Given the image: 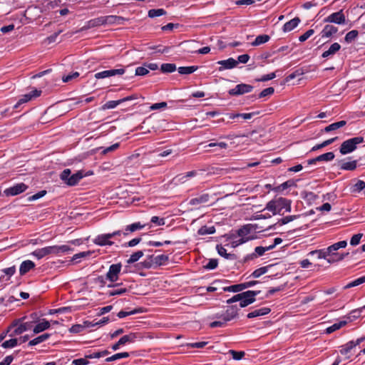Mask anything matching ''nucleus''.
Instances as JSON below:
<instances>
[{
    "label": "nucleus",
    "instance_id": "f257e3e1",
    "mask_svg": "<svg viewBox=\"0 0 365 365\" xmlns=\"http://www.w3.org/2000/svg\"><path fill=\"white\" fill-rule=\"evenodd\" d=\"M73 250V249L68 245H53L37 249L32 252V255L40 259L47 255H61L64 253H68Z\"/></svg>",
    "mask_w": 365,
    "mask_h": 365
},
{
    "label": "nucleus",
    "instance_id": "f03ea898",
    "mask_svg": "<svg viewBox=\"0 0 365 365\" xmlns=\"http://www.w3.org/2000/svg\"><path fill=\"white\" fill-rule=\"evenodd\" d=\"M291 209V200L282 197L269 201L264 208V210L272 212L273 215L280 214L283 210L289 212Z\"/></svg>",
    "mask_w": 365,
    "mask_h": 365
},
{
    "label": "nucleus",
    "instance_id": "7ed1b4c3",
    "mask_svg": "<svg viewBox=\"0 0 365 365\" xmlns=\"http://www.w3.org/2000/svg\"><path fill=\"white\" fill-rule=\"evenodd\" d=\"M346 246L347 242L346 240L339 241L329 246L327 248V252L329 253V257L327 259V262L330 264L342 261L345 257H346L349 255V252H338L339 249L345 248Z\"/></svg>",
    "mask_w": 365,
    "mask_h": 365
},
{
    "label": "nucleus",
    "instance_id": "20e7f679",
    "mask_svg": "<svg viewBox=\"0 0 365 365\" xmlns=\"http://www.w3.org/2000/svg\"><path fill=\"white\" fill-rule=\"evenodd\" d=\"M91 174H92V173L85 175L82 170H79L71 175V170L69 169H65L61 174V179L68 185L73 186L78 184L84 176L90 175Z\"/></svg>",
    "mask_w": 365,
    "mask_h": 365
},
{
    "label": "nucleus",
    "instance_id": "39448f33",
    "mask_svg": "<svg viewBox=\"0 0 365 365\" xmlns=\"http://www.w3.org/2000/svg\"><path fill=\"white\" fill-rule=\"evenodd\" d=\"M364 142V138L361 136L354 137L344 141L340 148L339 152L341 155H346L354 151L357 145Z\"/></svg>",
    "mask_w": 365,
    "mask_h": 365
},
{
    "label": "nucleus",
    "instance_id": "423d86ee",
    "mask_svg": "<svg viewBox=\"0 0 365 365\" xmlns=\"http://www.w3.org/2000/svg\"><path fill=\"white\" fill-rule=\"evenodd\" d=\"M256 229L257 225L252 224H247L237 230V235L247 242L256 238Z\"/></svg>",
    "mask_w": 365,
    "mask_h": 365
},
{
    "label": "nucleus",
    "instance_id": "0eeeda50",
    "mask_svg": "<svg viewBox=\"0 0 365 365\" xmlns=\"http://www.w3.org/2000/svg\"><path fill=\"white\" fill-rule=\"evenodd\" d=\"M324 23H334L339 25H344L346 24V17L343 10L332 13L324 19Z\"/></svg>",
    "mask_w": 365,
    "mask_h": 365
},
{
    "label": "nucleus",
    "instance_id": "6e6552de",
    "mask_svg": "<svg viewBox=\"0 0 365 365\" xmlns=\"http://www.w3.org/2000/svg\"><path fill=\"white\" fill-rule=\"evenodd\" d=\"M259 291H246L242 292V299L240 303V307H245L255 301V297L259 294Z\"/></svg>",
    "mask_w": 365,
    "mask_h": 365
},
{
    "label": "nucleus",
    "instance_id": "1a4fd4ad",
    "mask_svg": "<svg viewBox=\"0 0 365 365\" xmlns=\"http://www.w3.org/2000/svg\"><path fill=\"white\" fill-rule=\"evenodd\" d=\"M253 88V86L250 84L240 83L237 84L235 88L230 89L228 91V93L230 96H237L250 93L252 91Z\"/></svg>",
    "mask_w": 365,
    "mask_h": 365
},
{
    "label": "nucleus",
    "instance_id": "9d476101",
    "mask_svg": "<svg viewBox=\"0 0 365 365\" xmlns=\"http://www.w3.org/2000/svg\"><path fill=\"white\" fill-rule=\"evenodd\" d=\"M121 267L122 265L120 263L111 264L106 273V279L112 283L115 282L118 279V275L121 271Z\"/></svg>",
    "mask_w": 365,
    "mask_h": 365
},
{
    "label": "nucleus",
    "instance_id": "9b49d317",
    "mask_svg": "<svg viewBox=\"0 0 365 365\" xmlns=\"http://www.w3.org/2000/svg\"><path fill=\"white\" fill-rule=\"evenodd\" d=\"M28 187V185L24 182L17 183L12 187L5 189L4 194L7 197L15 196L25 192Z\"/></svg>",
    "mask_w": 365,
    "mask_h": 365
},
{
    "label": "nucleus",
    "instance_id": "f8f14e48",
    "mask_svg": "<svg viewBox=\"0 0 365 365\" xmlns=\"http://www.w3.org/2000/svg\"><path fill=\"white\" fill-rule=\"evenodd\" d=\"M124 73H125L124 68L106 70V71H103L96 73L95 74V78L96 79H101V78H109V77L114 76L116 75H123Z\"/></svg>",
    "mask_w": 365,
    "mask_h": 365
},
{
    "label": "nucleus",
    "instance_id": "ddd939ff",
    "mask_svg": "<svg viewBox=\"0 0 365 365\" xmlns=\"http://www.w3.org/2000/svg\"><path fill=\"white\" fill-rule=\"evenodd\" d=\"M111 236L110 233L101 234L97 235L93 240V242L98 246H111L113 245V242L111 241Z\"/></svg>",
    "mask_w": 365,
    "mask_h": 365
},
{
    "label": "nucleus",
    "instance_id": "4468645a",
    "mask_svg": "<svg viewBox=\"0 0 365 365\" xmlns=\"http://www.w3.org/2000/svg\"><path fill=\"white\" fill-rule=\"evenodd\" d=\"M272 250V247H269L268 246H258V247H256L255 249V252L250 254V255H247L245 257V261H249V260H252L254 259H256L259 257H261L262 255H264V254L265 253V252L267 251H269Z\"/></svg>",
    "mask_w": 365,
    "mask_h": 365
},
{
    "label": "nucleus",
    "instance_id": "2eb2a0df",
    "mask_svg": "<svg viewBox=\"0 0 365 365\" xmlns=\"http://www.w3.org/2000/svg\"><path fill=\"white\" fill-rule=\"evenodd\" d=\"M217 64L220 65V66L218 68L219 71H222L225 69H232L236 67L238 64V61H237L233 58H229L226 60H222L219 61L217 63Z\"/></svg>",
    "mask_w": 365,
    "mask_h": 365
},
{
    "label": "nucleus",
    "instance_id": "dca6fc26",
    "mask_svg": "<svg viewBox=\"0 0 365 365\" xmlns=\"http://www.w3.org/2000/svg\"><path fill=\"white\" fill-rule=\"evenodd\" d=\"M238 314V309L236 306L230 307L226 311L222 312V319L227 323L235 319Z\"/></svg>",
    "mask_w": 365,
    "mask_h": 365
},
{
    "label": "nucleus",
    "instance_id": "f3484780",
    "mask_svg": "<svg viewBox=\"0 0 365 365\" xmlns=\"http://www.w3.org/2000/svg\"><path fill=\"white\" fill-rule=\"evenodd\" d=\"M337 31V27L331 24H327L321 31L320 36L322 38H328L336 34Z\"/></svg>",
    "mask_w": 365,
    "mask_h": 365
},
{
    "label": "nucleus",
    "instance_id": "a211bd4d",
    "mask_svg": "<svg viewBox=\"0 0 365 365\" xmlns=\"http://www.w3.org/2000/svg\"><path fill=\"white\" fill-rule=\"evenodd\" d=\"M41 94V91L38 89H34L31 92L23 95L20 98V103H25L30 101H31L33 98H37L40 96Z\"/></svg>",
    "mask_w": 365,
    "mask_h": 365
},
{
    "label": "nucleus",
    "instance_id": "6ab92c4d",
    "mask_svg": "<svg viewBox=\"0 0 365 365\" xmlns=\"http://www.w3.org/2000/svg\"><path fill=\"white\" fill-rule=\"evenodd\" d=\"M339 163L341 170L353 171L356 169L358 162L356 160L351 161H345L344 160H342L339 161Z\"/></svg>",
    "mask_w": 365,
    "mask_h": 365
},
{
    "label": "nucleus",
    "instance_id": "aec40b11",
    "mask_svg": "<svg viewBox=\"0 0 365 365\" xmlns=\"http://www.w3.org/2000/svg\"><path fill=\"white\" fill-rule=\"evenodd\" d=\"M210 200V195L202 193L195 197L190 199L189 204L191 205H199L200 204L207 203Z\"/></svg>",
    "mask_w": 365,
    "mask_h": 365
},
{
    "label": "nucleus",
    "instance_id": "412c9836",
    "mask_svg": "<svg viewBox=\"0 0 365 365\" xmlns=\"http://www.w3.org/2000/svg\"><path fill=\"white\" fill-rule=\"evenodd\" d=\"M270 309L268 307H262L259 309H255L249 312L247 315V318L252 319L260 316H264L270 312Z\"/></svg>",
    "mask_w": 365,
    "mask_h": 365
},
{
    "label": "nucleus",
    "instance_id": "4be33fe9",
    "mask_svg": "<svg viewBox=\"0 0 365 365\" xmlns=\"http://www.w3.org/2000/svg\"><path fill=\"white\" fill-rule=\"evenodd\" d=\"M216 250L217 253L221 256L225 258L226 259L230 260H235L237 259V256L235 254L227 253V250L221 245H217L216 246Z\"/></svg>",
    "mask_w": 365,
    "mask_h": 365
},
{
    "label": "nucleus",
    "instance_id": "5701e85b",
    "mask_svg": "<svg viewBox=\"0 0 365 365\" xmlns=\"http://www.w3.org/2000/svg\"><path fill=\"white\" fill-rule=\"evenodd\" d=\"M301 20L299 17H295L290 21L285 23L283 26V31L284 32H289L292 31L294 29H295L299 24L300 23Z\"/></svg>",
    "mask_w": 365,
    "mask_h": 365
},
{
    "label": "nucleus",
    "instance_id": "b1692460",
    "mask_svg": "<svg viewBox=\"0 0 365 365\" xmlns=\"http://www.w3.org/2000/svg\"><path fill=\"white\" fill-rule=\"evenodd\" d=\"M51 326L50 322L48 320L43 319L41 322H39L33 329L34 334H38L42 332L46 329H48Z\"/></svg>",
    "mask_w": 365,
    "mask_h": 365
},
{
    "label": "nucleus",
    "instance_id": "393cba45",
    "mask_svg": "<svg viewBox=\"0 0 365 365\" xmlns=\"http://www.w3.org/2000/svg\"><path fill=\"white\" fill-rule=\"evenodd\" d=\"M35 264L31 260H25L24 261L19 267V273L21 275L26 274L31 269L34 268Z\"/></svg>",
    "mask_w": 365,
    "mask_h": 365
},
{
    "label": "nucleus",
    "instance_id": "a878e982",
    "mask_svg": "<svg viewBox=\"0 0 365 365\" xmlns=\"http://www.w3.org/2000/svg\"><path fill=\"white\" fill-rule=\"evenodd\" d=\"M341 48V46L339 43H332L328 50L324 51L322 54V58H329L334 55Z\"/></svg>",
    "mask_w": 365,
    "mask_h": 365
},
{
    "label": "nucleus",
    "instance_id": "bb28decb",
    "mask_svg": "<svg viewBox=\"0 0 365 365\" xmlns=\"http://www.w3.org/2000/svg\"><path fill=\"white\" fill-rule=\"evenodd\" d=\"M365 189V182L361 180H356V182L351 185L349 188L350 192L352 194L359 193Z\"/></svg>",
    "mask_w": 365,
    "mask_h": 365
},
{
    "label": "nucleus",
    "instance_id": "cd10ccee",
    "mask_svg": "<svg viewBox=\"0 0 365 365\" xmlns=\"http://www.w3.org/2000/svg\"><path fill=\"white\" fill-rule=\"evenodd\" d=\"M31 327V322H25L21 324L19 327H17L13 331L12 334H10L11 336L20 335L22 333L28 331Z\"/></svg>",
    "mask_w": 365,
    "mask_h": 365
},
{
    "label": "nucleus",
    "instance_id": "c85d7f7f",
    "mask_svg": "<svg viewBox=\"0 0 365 365\" xmlns=\"http://www.w3.org/2000/svg\"><path fill=\"white\" fill-rule=\"evenodd\" d=\"M138 338V334L130 333L129 334L123 336L118 341L121 345H125L127 343H133Z\"/></svg>",
    "mask_w": 365,
    "mask_h": 365
},
{
    "label": "nucleus",
    "instance_id": "c756f323",
    "mask_svg": "<svg viewBox=\"0 0 365 365\" xmlns=\"http://www.w3.org/2000/svg\"><path fill=\"white\" fill-rule=\"evenodd\" d=\"M347 324V322L346 320H341L338 322L334 323L331 326L327 327L325 330V332L327 334H331L334 331L341 329V327H344Z\"/></svg>",
    "mask_w": 365,
    "mask_h": 365
},
{
    "label": "nucleus",
    "instance_id": "7c9ffc66",
    "mask_svg": "<svg viewBox=\"0 0 365 365\" xmlns=\"http://www.w3.org/2000/svg\"><path fill=\"white\" fill-rule=\"evenodd\" d=\"M269 39H270V37L267 34L259 35L256 37L255 41L253 42H252L251 44L253 46H258L259 45H262L263 43L268 42L269 41Z\"/></svg>",
    "mask_w": 365,
    "mask_h": 365
},
{
    "label": "nucleus",
    "instance_id": "2f4dec72",
    "mask_svg": "<svg viewBox=\"0 0 365 365\" xmlns=\"http://www.w3.org/2000/svg\"><path fill=\"white\" fill-rule=\"evenodd\" d=\"M198 69L197 66H181L178 68V71L181 75H188L194 73Z\"/></svg>",
    "mask_w": 365,
    "mask_h": 365
},
{
    "label": "nucleus",
    "instance_id": "473e14b6",
    "mask_svg": "<svg viewBox=\"0 0 365 365\" xmlns=\"http://www.w3.org/2000/svg\"><path fill=\"white\" fill-rule=\"evenodd\" d=\"M51 336V334H48V333H46V334H41L37 337H36L35 339L31 340L29 342V346H35V345H37L41 342H43L45 341L46 340H47L49 337Z\"/></svg>",
    "mask_w": 365,
    "mask_h": 365
},
{
    "label": "nucleus",
    "instance_id": "72a5a7b5",
    "mask_svg": "<svg viewBox=\"0 0 365 365\" xmlns=\"http://www.w3.org/2000/svg\"><path fill=\"white\" fill-rule=\"evenodd\" d=\"M145 226V225H142L139 222H134L131 225L126 226V227L125 229L124 235H125L128 234V232H133L136 230H141V229L144 228Z\"/></svg>",
    "mask_w": 365,
    "mask_h": 365
},
{
    "label": "nucleus",
    "instance_id": "f704fd0d",
    "mask_svg": "<svg viewBox=\"0 0 365 365\" xmlns=\"http://www.w3.org/2000/svg\"><path fill=\"white\" fill-rule=\"evenodd\" d=\"M317 255L318 259H324L327 260L329 257V253L327 252V248L325 249H321V250H316L311 251L309 252L308 255Z\"/></svg>",
    "mask_w": 365,
    "mask_h": 365
},
{
    "label": "nucleus",
    "instance_id": "c9c22d12",
    "mask_svg": "<svg viewBox=\"0 0 365 365\" xmlns=\"http://www.w3.org/2000/svg\"><path fill=\"white\" fill-rule=\"evenodd\" d=\"M346 122L345 120H341V121H338V122L331 123L324 128V131L326 133H329L332 130H337V129L344 126L346 125Z\"/></svg>",
    "mask_w": 365,
    "mask_h": 365
},
{
    "label": "nucleus",
    "instance_id": "e433bc0d",
    "mask_svg": "<svg viewBox=\"0 0 365 365\" xmlns=\"http://www.w3.org/2000/svg\"><path fill=\"white\" fill-rule=\"evenodd\" d=\"M355 347V344H354V341H349L346 344H344L341 346L340 353L342 355H346L349 354L351 349Z\"/></svg>",
    "mask_w": 365,
    "mask_h": 365
},
{
    "label": "nucleus",
    "instance_id": "4c0bfd02",
    "mask_svg": "<svg viewBox=\"0 0 365 365\" xmlns=\"http://www.w3.org/2000/svg\"><path fill=\"white\" fill-rule=\"evenodd\" d=\"M165 14H166V11L163 9H150L148 11V16L150 18H155V17H158V16L165 15Z\"/></svg>",
    "mask_w": 365,
    "mask_h": 365
},
{
    "label": "nucleus",
    "instance_id": "58836bf2",
    "mask_svg": "<svg viewBox=\"0 0 365 365\" xmlns=\"http://www.w3.org/2000/svg\"><path fill=\"white\" fill-rule=\"evenodd\" d=\"M231 238L232 240L230 242V246L232 248H235L244 243H246L245 240H243L242 238L238 237L237 234L232 235Z\"/></svg>",
    "mask_w": 365,
    "mask_h": 365
},
{
    "label": "nucleus",
    "instance_id": "ea45409f",
    "mask_svg": "<svg viewBox=\"0 0 365 365\" xmlns=\"http://www.w3.org/2000/svg\"><path fill=\"white\" fill-rule=\"evenodd\" d=\"M231 238L232 240L230 242V246L232 248H235L244 243H246L245 240H243L242 238L238 237L237 234L232 235Z\"/></svg>",
    "mask_w": 365,
    "mask_h": 365
},
{
    "label": "nucleus",
    "instance_id": "a19ab883",
    "mask_svg": "<svg viewBox=\"0 0 365 365\" xmlns=\"http://www.w3.org/2000/svg\"><path fill=\"white\" fill-rule=\"evenodd\" d=\"M231 238L232 240L230 242V246L232 248H235L244 243H246L245 240H243L242 238L238 237L237 234L232 235Z\"/></svg>",
    "mask_w": 365,
    "mask_h": 365
},
{
    "label": "nucleus",
    "instance_id": "79ce46f5",
    "mask_svg": "<svg viewBox=\"0 0 365 365\" xmlns=\"http://www.w3.org/2000/svg\"><path fill=\"white\" fill-rule=\"evenodd\" d=\"M223 290L225 292H231L237 293V292H240L244 290V285H243V283L234 284V285L224 287Z\"/></svg>",
    "mask_w": 365,
    "mask_h": 365
},
{
    "label": "nucleus",
    "instance_id": "37998d69",
    "mask_svg": "<svg viewBox=\"0 0 365 365\" xmlns=\"http://www.w3.org/2000/svg\"><path fill=\"white\" fill-rule=\"evenodd\" d=\"M215 232V228L214 226H202L199 230L197 233L200 235H210Z\"/></svg>",
    "mask_w": 365,
    "mask_h": 365
},
{
    "label": "nucleus",
    "instance_id": "c03bdc74",
    "mask_svg": "<svg viewBox=\"0 0 365 365\" xmlns=\"http://www.w3.org/2000/svg\"><path fill=\"white\" fill-rule=\"evenodd\" d=\"M129 356L128 352H121L113 354V356L106 359V361L110 362L115 360H118L123 358H128Z\"/></svg>",
    "mask_w": 365,
    "mask_h": 365
},
{
    "label": "nucleus",
    "instance_id": "a18cd8bd",
    "mask_svg": "<svg viewBox=\"0 0 365 365\" xmlns=\"http://www.w3.org/2000/svg\"><path fill=\"white\" fill-rule=\"evenodd\" d=\"M176 65L175 63H163L160 70L163 73H173L176 71Z\"/></svg>",
    "mask_w": 365,
    "mask_h": 365
},
{
    "label": "nucleus",
    "instance_id": "49530a36",
    "mask_svg": "<svg viewBox=\"0 0 365 365\" xmlns=\"http://www.w3.org/2000/svg\"><path fill=\"white\" fill-rule=\"evenodd\" d=\"M363 283H365V276H362L361 277H359L352 282L348 283L345 287L344 289H349L354 287L359 286Z\"/></svg>",
    "mask_w": 365,
    "mask_h": 365
},
{
    "label": "nucleus",
    "instance_id": "de8ad7c7",
    "mask_svg": "<svg viewBox=\"0 0 365 365\" xmlns=\"http://www.w3.org/2000/svg\"><path fill=\"white\" fill-rule=\"evenodd\" d=\"M334 157L335 155L333 152H328L317 156V160H319V161L329 162L331 161L334 158Z\"/></svg>",
    "mask_w": 365,
    "mask_h": 365
},
{
    "label": "nucleus",
    "instance_id": "09e8293b",
    "mask_svg": "<svg viewBox=\"0 0 365 365\" xmlns=\"http://www.w3.org/2000/svg\"><path fill=\"white\" fill-rule=\"evenodd\" d=\"M143 256V252L141 250L133 253L129 259L127 260L128 264H133L137 262L140 258Z\"/></svg>",
    "mask_w": 365,
    "mask_h": 365
},
{
    "label": "nucleus",
    "instance_id": "8fccbe9b",
    "mask_svg": "<svg viewBox=\"0 0 365 365\" xmlns=\"http://www.w3.org/2000/svg\"><path fill=\"white\" fill-rule=\"evenodd\" d=\"M168 260V256L165 255H159L153 257V262L158 265H162Z\"/></svg>",
    "mask_w": 365,
    "mask_h": 365
},
{
    "label": "nucleus",
    "instance_id": "3c124183",
    "mask_svg": "<svg viewBox=\"0 0 365 365\" xmlns=\"http://www.w3.org/2000/svg\"><path fill=\"white\" fill-rule=\"evenodd\" d=\"M359 35V32L357 30H352L349 32H348L345 36V41L347 43H351L353 41H354L356 37Z\"/></svg>",
    "mask_w": 365,
    "mask_h": 365
},
{
    "label": "nucleus",
    "instance_id": "603ef678",
    "mask_svg": "<svg viewBox=\"0 0 365 365\" xmlns=\"http://www.w3.org/2000/svg\"><path fill=\"white\" fill-rule=\"evenodd\" d=\"M18 344L17 339H11L2 343L1 346L4 349L14 348Z\"/></svg>",
    "mask_w": 365,
    "mask_h": 365
},
{
    "label": "nucleus",
    "instance_id": "864d4df0",
    "mask_svg": "<svg viewBox=\"0 0 365 365\" xmlns=\"http://www.w3.org/2000/svg\"><path fill=\"white\" fill-rule=\"evenodd\" d=\"M93 252H92V251H87V252H81L77 253L73 256L72 261L77 262L78 259H79L81 258L90 257L93 254Z\"/></svg>",
    "mask_w": 365,
    "mask_h": 365
},
{
    "label": "nucleus",
    "instance_id": "5fc2aeb1",
    "mask_svg": "<svg viewBox=\"0 0 365 365\" xmlns=\"http://www.w3.org/2000/svg\"><path fill=\"white\" fill-rule=\"evenodd\" d=\"M268 270L267 267H262L259 269H255L251 274V277L254 278H258L262 274H265Z\"/></svg>",
    "mask_w": 365,
    "mask_h": 365
},
{
    "label": "nucleus",
    "instance_id": "6e6d98bb",
    "mask_svg": "<svg viewBox=\"0 0 365 365\" xmlns=\"http://www.w3.org/2000/svg\"><path fill=\"white\" fill-rule=\"evenodd\" d=\"M298 217L297 215H289V216H286L282 219H280L278 222H277V224H279V225H286L294 220H296L297 218Z\"/></svg>",
    "mask_w": 365,
    "mask_h": 365
},
{
    "label": "nucleus",
    "instance_id": "4d7b16f0",
    "mask_svg": "<svg viewBox=\"0 0 365 365\" xmlns=\"http://www.w3.org/2000/svg\"><path fill=\"white\" fill-rule=\"evenodd\" d=\"M229 354H231L232 359H235V360H240L245 355V351H237L232 350V349L229 351Z\"/></svg>",
    "mask_w": 365,
    "mask_h": 365
},
{
    "label": "nucleus",
    "instance_id": "13d9d810",
    "mask_svg": "<svg viewBox=\"0 0 365 365\" xmlns=\"http://www.w3.org/2000/svg\"><path fill=\"white\" fill-rule=\"evenodd\" d=\"M120 104V100L109 101L103 105V109H113V108H116Z\"/></svg>",
    "mask_w": 365,
    "mask_h": 365
},
{
    "label": "nucleus",
    "instance_id": "bf43d9fd",
    "mask_svg": "<svg viewBox=\"0 0 365 365\" xmlns=\"http://www.w3.org/2000/svg\"><path fill=\"white\" fill-rule=\"evenodd\" d=\"M119 146H120V144L118 143H114L112 145L108 146L107 148L101 147V148H100V149L101 150L102 149L103 154H107L110 152H113V151L115 150L116 149H118L119 148Z\"/></svg>",
    "mask_w": 365,
    "mask_h": 365
},
{
    "label": "nucleus",
    "instance_id": "052dcab7",
    "mask_svg": "<svg viewBox=\"0 0 365 365\" xmlns=\"http://www.w3.org/2000/svg\"><path fill=\"white\" fill-rule=\"evenodd\" d=\"M363 237L362 233H358L353 235L350 240V245L352 246H356L360 243V240Z\"/></svg>",
    "mask_w": 365,
    "mask_h": 365
},
{
    "label": "nucleus",
    "instance_id": "680f3d73",
    "mask_svg": "<svg viewBox=\"0 0 365 365\" xmlns=\"http://www.w3.org/2000/svg\"><path fill=\"white\" fill-rule=\"evenodd\" d=\"M276 77V74L274 72L270 73L269 74L263 75L259 78L256 79V81L258 82H265L272 79H274Z\"/></svg>",
    "mask_w": 365,
    "mask_h": 365
},
{
    "label": "nucleus",
    "instance_id": "e2e57ef3",
    "mask_svg": "<svg viewBox=\"0 0 365 365\" xmlns=\"http://www.w3.org/2000/svg\"><path fill=\"white\" fill-rule=\"evenodd\" d=\"M274 92V89L272 87L267 88L260 92V93L259 94V98H264L267 96H270V95L273 94Z\"/></svg>",
    "mask_w": 365,
    "mask_h": 365
},
{
    "label": "nucleus",
    "instance_id": "0e129e2a",
    "mask_svg": "<svg viewBox=\"0 0 365 365\" xmlns=\"http://www.w3.org/2000/svg\"><path fill=\"white\" fill-rule=\"evenodd\" d=\"M79 76V73L76 71V72H73L71 74H68L66 76H63L62 77V81L65 83H67V82H69L71 81V80L74 79V78H76Z\"/></svg>",
    "mask_w": 365,
    "mask_h": 365
},
{
    "label": "nucleus",
    "instance_id": "69168bd1",
    "mask_svg": "<svg viewBox=\"0 0 365 365\" xmlns=\"http://www.w3.org/2000/svg\"><path fill=\"white\" fill-rule=\"evenodd\" d=\"M128 289L126 288H117L112 291H110L108 294L109 296H115V295H122L124 293L127 292Z\"/></svg>",
    "mask_w": 365,
    "mask_h": 365
},
{
    "label": "nucleus",
    "instance_id": "338daca9",
    "mask_svg": "<svg viewBox=\"0 0 365 365\" xmlns=\"http://www.w3.org/2000/svg\"><path fill=\"white\" fill-rule=\"evenodd\" d=\"M314 31L313 29L307 30L304 34H303L299 37V41L301 42L307 41L311 36L314 34Z\"/></svg>",
    "mask_w": 365,
    "mask_h": 365
},
{
    "label": "nucleus",
    "instance_id": "774afa93",
    "mask_svg": "<svg viewBox=\"0 0 365 365\" xmlns=\"http://www.w3.org/2000/svg\"><path fill=\"white\" fill-rule=\"evenodd\" d=\"M150 222L158 226L164 225L165 223L164 218H160L158 216H153L150 219Z\"/></svg>",
    "mask_w": 365,
    "mask_h": 365
}]
</instances>
